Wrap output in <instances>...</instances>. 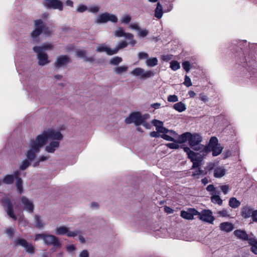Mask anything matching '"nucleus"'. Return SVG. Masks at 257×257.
<instances>
[{
	"instance_id": "f257e3e1",
	"label": "nucleus",
	"mask_w": 257,
	"mask_h": 257,
	"mask_svg": "<svg viewBox=\"0 0 257 257\" xmlns=\"http://www.w3.org/2000/svg\"><path fill=\"white\" fill-rule=\"evenodd\" d=\"M37 142L33 145V148L38 149L42 148L49 139L61 140L63 135L60 132H56L52 129H48L47 131H44L43 134L38 135L37 137Z\"/></svg>"
},
{
	"instance_id": "f03ea898",
	"label": "nucleus",
	"mask_w": 257,
	"mask_h": 257,
	"mask_svg": "<svg viewBox=\"0 0 257 257\" xmlns=\"http://www.w3.org/2000/svg\"><path fill=\"white\" fill-rule=\"evenodd\" d=\"M42 239L45 243L47 245H52L56 248H60L61 244L59 242L58 238L53 235H47L45 234H37L36 235L35 240Z\"/></svg>"
},
{
	"instance_id": "7ed1b4c3",
	"label": "nucleus",
	"mask_w": 257,
	"mask_h": 257,
	"mask_svg": "<svg viewBox=\"0 0 257 257\" xmlns=\"http://www.w3.org/2000/svg\"><path fill=\"white\" fill-rule=\"evenodd\" d=\"M183 150L187 154L188 158L190 159L191 161L193 163L192 169L200 168L202 159L201 158H199L197 156L198 154L195 153L188 147H184Z\"/></svg>"
},
{
	"instance_id": "20e7f679",
	"label": "nucleus",
	"mask_w": 257,
	"mask_h": 257,
	"mask_svg": "<svg viewBox=\"0 0 257 257\" xmlns=\"http://www.w3.org/2000/svg\"><path fill=\"white\" fill-rule=\"evenodd\" d=\"M148 115V114H146ZM146 115H142L140 112H133L130 114L129 116L127 117L124 122L126 124H131L134 123L135 125L139 126L143 123L144 120L146 119Z\"/></svg>"
},
{
	"instance_id": "39448f33",
	"label": "nucleus",
	"mask_w": 257,
	"mask_h": 257,
	"mask_svg": "<svg viewBox=\"0 0 257 257\" xmlns=\"http://www.w3.org/2000/svg\"><path fill=\"white\" fill-rule=\"evenodd\" d=\"M1 205L5 208L8 216L13 220H16L17 217L14 212L13 205L11 199L8 197L3 198L1 200Z\"/></svg>"
},
{
	"instance_id": "423d86ee",
	"label": "nucleus",
	"mask_w": 257,
	"mask_h": 257,
	"mask_svg": "<svg viewBox=\"0 0 257 257\" xmlns=\"http://www.w3.org/2000/svg\"><path fill=\"white\" fill-rule=\"evenodd\" d=\"M219 145L218 141L216 137H212L210 138L208 144L206 146L201 145L200 147L195 149V150L199 151L200 153H202L203 155H206L209 153V149L211 148Z\"/></svg>"
},
{
	"instance_id": "0eeeda50",
	"label": "nucleus",
	"mask_w": 257,
	"mask_h": 257,
	"mask_svg": "<svg viewBox=\"0 0 257 257\" xmlns=\"http://www.w3.org/2000/svg\"><path fill=\"white\" fill-rule=\"evenodd\" d=\"M41 47L39 46H34L33 48V51L37 53V58L38 59V64L39 65L44 66L49 62L48 57L46 53L41 52Z\"/></svg>"
},
{
	"instance_id": "6e6552de",
	"label": "nucleus",
	"mask_w": 257,
	"mask_h": 257,
	"mask_svg": "<svg viewBox=\"0 0 257 257\" xmlns=\"http://www.w3.org/2000/svg\"><path fill=\"white\" fill-rule=\"evenodd\" d=\"M202 141V138L199 134L196 133L192 134L191 133V136H190L189 137V144L194 150L198 151L195 150V149L200 147V146L201 145L200 143Z\"/></svg>"
},
{
	"instance_id": "1a4fd4ad",
	"label": "nucleus",
	"mask_w": 257,
	"mask_h": 257,
	"mask_svg": "<svg viewBox=\"0 0 257 257\" xmlns=\"http://www.w3.org/2000/svg\"><path fill=\"white\" fill-rule=\"evenodd\" d=\"M17 245H20L25 248L26 251L30 254H32L35 251V247L31 243H29L26 240L23 238H17L15 241Z\"/></svg>"
},
{
	"instance_id": "9d476101",
	"label": "nucleus",
	"mask_w": 257,
	"mask_h": 257,
	"mask_svg": "<svg viewBox=\"0 0 257 257\" xmlns=\"http://www.w3.org/2000/svg\"><path fill=\"white\" fill-rule=\"evenodd\" d=\"M46 2L44 6L48 9H52L62 11L63 10V3L60 0H45Z\"/></svg>"
},
{
	"instance_id": "9b49d317",
	"label": "nucleus",
	"mask_w": 257,
	"mask_h": 257,
	"mask_svg": "<svg viewBox=\"0 0 257 257\" xmlns=\"http://www.w3.org/2000/svg\"><path fill=\"white\" fill-rule=\"evenodd\" d=\"M154 125L156 126V130L158 133L165 134L169 133L170 135H172L175 133V132L172 130H169L166 127L163 126V123L162 121L159 120L155 119L153 120Z\"/></svg>"
},
{
	"instance_id": "f8f14e48",
	"label": "nucleus",
	"mask_w": 257,
	"mask_h": 257,
	"mask_svg": "<svg viewBox=\"0 0 257 257\" xmlns=\"http://www.w3.org/2000/svg\"><path fill=\"white\" fill-rule=\"evenodd\" d=\"M36 142H37V138H36L35 140H32L31 141V144H30L31 149L27 151V154H26L27 158L30 161H32L34 160V159L36 157V153L39 152L40 151V149L41 148H38V149H36V148L35 149L33 147V145L34 144H36Z\"/></svg>"
},
{
	"instance_id": "ddd939ff",
	"label": "nucleus",
	"mask_w": 257,
	"mask_h": 257,
	"mask_svg": "<svg viewBox=\"0 0 257 257\" xmlns=\"http://www.w3.org/2000/svg\"><path fill=\"white\" fill-rule=\"evenodd\" d=\"M199 214L198 211L194 208H190L187 211L182 210L180 216L186 219L191 220L193 219L194 216Z\"/></svg>"
},
{
	"instance_id": "4468645a",
	"label": "nucleus",
	"mask_w": 257,
	"mask_h": 257,
	"mask_svg": "<svg viewBox=\"0 0 257 257\" xmlns=\"http://www.w3.org/2000/svg\"><path fill=\"white\" fill-rule=\"evenodd\" d=\"M70 62V58L67 55H60L56 59L55 67L59 68L66 65Z\"/></svg>"
},
{
	"instance_id": "2eb2a0df",
	"label": "nucleus",
	"mask_w": 257,
	"mask_h": 257,
	"mask_svg": "<svg viewBox=\"0 0 257 257\" xmlns=\"http://www.w3.org/2000/svg\"><path fill=\"white\" fill-rule=\"evenodd\" d=\"M35 26L36 28L31 33V37L33 38H37L42 33L43 29H42V20L41 19L35 21Z\"/></svg>"
},
{
	"instance_id": "dca6fc26",
	"label": "nucleus",
	"mask_w": 257,
	"mask_h": 257,
	"mask_svg": "<svg viewBox=\"0 0 257 257\" xmlns=\"http://www.w3.org/2000/svg\"><path fill=\"white\" fill-rule=\"evenodd\" d=\"M212 214L210 210H204L201 214L199 213L198 215H200L199 218L201 220L207 222L212 223L214 220V217L212 215Z\"/></svg>"
},
{
	"instance_id": "f3484780",
	"label": "nucleus",
	"mask_w": 257,
	"mask_h": 257,
	"mask_svg": "<svg viewBox=\"0 0 257 257\" xmlns=\"http://www.w3.org/2000/svg\"><path fill=\"white\" fill-rule=\"evenodd\" d=\"M21 201L24 205V209L30 213L33 212L34 206L33 203L31 202L28 198L25 196L21 198Z\"/></svg>"
},
{
	"instance_id": "a211bd4d",
	"label": "nucleus",
	"mask_w": 257,
	"mask_h": 257,
	"mask_svg": "<svg viewBox=\"0 0 257 257\" xmlns=\"http://www.w3.org/2000/svg\"><path fill=\"white\" fill-rule=\"evenodd\" d=\"M233 234L238 239L243 241H248L251 238L249 237L248 234L245 231L241 229L235 230L234 231Z\"/></svg>"
},
{
	"instance_id": "6ab92c4d",
	"label": "nucleus",
	"mask_w": 257,
	"mask_h": 257,
	"mask_svg": "<svg viewBox=\"0 0 257 257\" xmlns=\"http://www.w3.org/2000/svg\"><path fill=\"white\" fill-rule=\"evenodd\" d=\"M96 51L98 52H105L108 55H112L116 54V51H113V50L111 49L104 44H102L101 46L97 47Z\"/></svg>"
},
{
	"instance_id": "aec40b11",
	"label": "nucleus",
	"mask_w": 257,
	"mask_h": 257,
	"mask_svg": "<svg viewBox=\"0 0 257 257\" xmlns=\"http://www.w3.org/2000/svg\"><path fill=\"white\" fill-rule=\"evenodd\" d=\"M226 173L225 169L222 166L215 167L213 176L215 178H219L224 176Z\"/></svg>"
},
{
	"instance_id": "412c9836",
	"label": "nucleus",
	"mask_w": 257,
	"mask_h": 257,
	"mask_svg": "<svg viewBox=\"0 0 257 257\" xmlns=\"http://www.w3.org/2000/svg\"><path fill=\"white\" fill-rule=\"evenodd\" d=\"M253 210L252 208L248 206L243 207L241 209V215L245 219L251 216Z\"/></svg>"
},
{
	"instance_id": "4be33fe9",
	"label": "nucleus",
	"mask_w": 257,
	"mask_h": 257,
	"mask_svg": "<svg viewBox=\"0 0 257 257\" xmlns=\"http://www.w3.org/2000/svg\"><path fill=\"white\" fill-rule=\"evenodd\" d=\"M190 136H191L190 132H186L183 133L181 135L179 136L177 140H175V142H177L179 144H182L186 143L187 141L189 142Z\"/></svg>"
},
{
	"instance_id": "5701e85b",
	"label": "nucleus",
	"mask_w": 257,
	"mask_h": 257,
	"mask_svg": "<svg viewBox=\"0 0 257 257\" xmlns=\"http://www.w3.org/2000/svg\"><path fill=\"white\" fill-rule=\"evenodd\" d=\"M233 228V224L228 222H223L220 224V229L227 232L232 231Z\"/></svg>"
},
{
	"instance_id": "b1692460",
	"label": "nucleus",
	"mask_w": 257,
	"mask_h": 257,
	"mask_svg": "<svg viewBox=\"0 0 257 257\" xmlns=\"http://www.w3.org/2000/svg\"><path fill=\"white\" fill-rule=\"evenodd\" d=\"M59 146V142L58 141H53L51 142L49 145L45 148L46 151L48 153H54L56 149Z\"/></svg>"
},
{
	"instance_id": "393cba45",
	"label": "nucleus",
	"mask_w": 257,
	"mask_h": 257,
	"mask_svg": "<svg viewBox=\"0 0 257 257\" xmlns=\"http://www.w3.org/2000/svg\"><path fill=\"white\" fill-rule=\"evenodd\" d=\"M173 107L179 112H182L186 109L185 104L182 101L176 103L174 104Z\"/></svg>"
},
{
	"instance_id": "a878e982",
	"label": "nucleus",
	"mask_w": 257,
	"mask_h": 257,
	"mask_svg": "<svg viewBox=\"0 0 257 257\" xmlns=\"http://www.w3.org/2000/svg\"><path fill=\"white\" fill-rule=\"evenodd\" d=\"M223 149V147L219 144L217 146L210 148L209 149V153L212 152L213 156H217L221 153Z\"/></svg>"
},
{
	"instance_id": "bb28decb",
	"label": "nucleus",
	"mask_w": 257,
	"mask_h": 257,
	"mask_svg": "<svg viewBox=\"0 0 257 257\" xmlns=\"http://www.w3.org/2000/svg\"><path fill=\"white\" fill-rule=\"evenodd\" d=\"M108 21V13H105L100 14L95 21V23L100 24L106 23Z\"/></svg>"
},
{
	"instance_id": "cd10ccee",
	"label": "nucleus",
	"mask_w": 257,
	"mask_h": 257,
	"mask_svg": "<svg viewBox=\"0 0 257 257\" xmlns=\"http://www.w3.org/2000/svg\"><path fill=\"white\" fill-rule=\"evenodd\" d=\"M163 10L162 5L160 3H157V7L155 10V16L158 19L162 17Z\"/></svg>"
},
{
	"instance_id": "c85d7f7f",
	"label": "nucleus",
	"mask_w": 257,
	"mask_h": 257,
	"mask_svg": "<svg viewBox=\"0 0 257 257\" xmlns=\"http://www.w3.org/2000/svg\"><path fill=\"white\" fill-rule=\"evenodd\" d=\"M240 205V202L236 198L231 197L229 200V205L232 208H236Z\"/></svg>"
},
{
	"instance_id": "c756f323",
	"label": "nucleus",
	"mask_w": 257,
	"mask_h": 257,
	"mask_svg": "<svg viewBox=\"0 0 257 257\" xmlns=\"http://www.w3.org/2000/svg\"><path fill=\"white\" fill-rule=\"evenodd\" d=\"M215 166L216 165L215 163L211 162L208 163L205 167L204 170H203L204 172V175H206L208 173H209L211 171L214 170Z\"/></svg>"
},
{
	"instance_id": "7c9ffc66",
	"label": "nucleus",
	"mask_w": 257,
	"mask_h": 257,
	"mask_svg": "<svg viewBox=\"0 0 257 257\" xmlns=\"http://www.w3.org/2000/svg\"><path fill=\"white\" fill-rule=\"evenodd\" d=\"M15 176L13 175H7L3 179V182L7 184H12L14 182Z\"/></svg>"
},
{
	"instance_id": "2f4dec72",
	"label": "nucleus",
	"mask_w": 257,
	"mask_h": 257,
	"mask_svg": "<svg viewBox=\"0 0 257 257\" xmlns=\"http://www.w3.org/2000/svg\"><path fill=\"white\" fill-rule=\"evenodd\" d=\"M158 60L156 57L148 59L146 61V64L149 67H154L158 64Z\"/></svg>"
},
{
	"instance_id": "473e14b6",
	"label": "nucleus",
	"mask_w": 257,
	"mask_h": 257,
	"mask_svg": "<svg viewBox=\"0 0 257 257\" xmlns=\"http://www.w3.org/2000/svg\"><path fill=\"white\" fill-rule=\"evenodd\" d=\"M68 231V228L65 226H61L57 227L56 229V233L57 235H64L67 234Z\"/></svg>"
},
{
	"instance_id": "72a5a7b5",
	"label": "nucleus",
	"mask_w": 257,
	"mask_h": 257,
	"mask_svg": "<svg viewBox=\"0 0 257 257\" xmlns=\"http://www.w3.org/2000/svg\"><path fill=\"white\" fill-rule=\"evenodd\" d=\"M128 69V67L126 66H121L114 68V71L117 74L125 72Z\"/></svg>"
},
{
	"instance_id": "f704fd0d",
	"label": "nucleus",
	"mask_w": 257,
	"mask_h": 257,
	"mask_svg": "<svg viewBox=\"0 0 257 257\" xmlns=\"http://www.w3.org/2000/svg\"><path fill=\"white\" fill-rule=\"evenodd\" d=\"M144 71V70L142 68H135L132 72L131 74L133 75L139 76H141V78L142 79V75L143 74V72Z\"/></svg>"
},
{
	"instance_id": "c9c22d12",
	"label": "nucleus",
	"mask_w": 257,
	"mask_h": 257,
	"mask_svg": "<svg viewBox=\"0 0 257 257\" xmlns=\"http://www.w3.org/2000/svg\"><path fill=\"white\" fill-rule=\"evenodd\" d=\"M211 200L213 203L218 204L219 205H221L222 204V200L218 195H213L211 197Z\"/></svg>"
},
{
	"instance_id": "e433bc0d",
	"label": "nucleus",
	"mask_w": 257,
	"mask_h": 257,
	"mask_svg": "<svg viewBox=\"0 0 257 257\" xmlns=\"http://www.w3.org/2000/svg\"><path fill=\"white\" fill-rule=\"evenodd\" d=\"M16 185L17 187L18 192L20 194H22L23 192V181L21 178H19L18 179H17Z\"/></svg>"
},
{
	"instance_id": "4c0bfd02",
	"label": "nucleus",
	"mask_w": 257,
	"mask_h": 257,
	"mask_svg": "<svg viewBox=\"0 0 257 257\" xmlns=\"http://www.w3.org/2000/svg\"><path fill=\"white\" fill-rule=\"evenodd\" d=\"M122 59L121 57L118 56H115L112 58L109 61V63L111 65H118L121 61Z\"/></svg>"
},
{
	"instance_id": "58836bf2",
	"label": "nucleus",
	"mask_w": 257,
	"mask_h": 257,
	"mask_svg": "<svg viewBox=\"0 0 257 257\" xmlns=\"http://www.w3.org/2000/svg\"><path fill=\"white\" fill-rule=\"evenodd\" d=\"M200 175H204V172L200 168H197L196 170L192 172V176L195 179H199Z\"/></svg>"
},
{
	"instance_id": "ea45409f",
	"label": "nucleus",
	"mask_w": 257,
	"mask_h": 257,
	"mask_svg": "<svg viewBox=\"0 0 257 257\" xmlns=\"http://www.w3.org/2000/svg\"><path fill=\"white\" fill-rule=\"evenodd\" d=\"M35 220L36 224V227L39 228H41L43 227L44 224L42 221L41 219V217L38 215H35Z\"/></svg>"
},
{
	"instance_id": "a19ab883",
	"label": "nucleus",
	"mask_w": 257,
	"mask_h": 257,
	"mask_svg": "<svg viewBox=\"0 0 257 257\" xmlns=\"http://www.w3.org/2000/svg\"><path fill=\"white\" fill-rule=\"evenodd\" d=\"M127 46V43L125 41H121L118 43L117 47L113 49V51H116V54L119 49L125 48Z\"/></svg>"
},
{
	"instance_id": "79ce46f5",
	"label": "nucleus",
	"mask_w": 257,
	"mask_h": 257,
	"mask_svg": "<svg viewBox=\"0 0 257 257\" xmlns=\"http://www.w3.org/2000/svg\"><path fill=\"white\" fill-rule=\"evenodd\" d=\"M178 143L177 142H174L172 143H169L167 144V146L171 149H179L180 147L183 149V147H185L184 145H182L180 146L178 144Z\"/></svg>"
},
{
	"instance_id": "37998d69",
	"label": "nucleus",
	"mask_w": 257,
	"mask_h": 257,
	"mask_svg": "<svg viewBox=\"0 0 257 257\" xmlns=\"http://www.w3.org/2000/svg\"><path fill=\"white\" fill-rule=\"evenodd\" d=\"M170 68L172 70L176 71L180 68V63L175 60H173L170 62Z\"/></svg>"
},
{
	"instance_id": "c03bdc74",
	"label": "nucleus",
	"mask_w": 257,
	"mask_h": 257,
	"mask_svg": "<svg viewBox=\"0 0 257 257\" xmlns=\"http://www.w3.org/2000/svg\"><path fill=\"white\" fill-rule=\"evenodd\" d=\"M155 75V73L153 71L148 70L146 72H143L142 75V79L148 78L152 77Z\"/></svg>"
},
{
	"instance_id": "a18cd8bd",
	"label": "nucleus",
	"mask_w": 257,
	"mask_h": 257,
	"mask_svg": "<svg viewBox=\"0 0 257 257\" xmlns=\"http://www.w3.org/2000/svg\"><path fill=\"white\" fill-rule=\"evenodd\" d=\"M42 29H43L42 33L45 35L49 36L52 34V31L49 29V27L45 26L43 22L42 25Z\"/></svg>"
},
{
	"instance_id": "49530a36",
	"label": "nucleus",
	"mask_w": 257,
	"mask_h": 257,
	"mask_svg": "<svg viewBox=\"0 0 257 257\" xmlns=\"http://www.w3.org/2000/svg\"><path fill=\"white\" fill-rule=\"evenodd\" d=\"M182 67L186 72H188L191 69V64L189 61H185L182 62Z\"/></svg>"
},
{
	"instance_id": "de8ad7c7",
	"label": "nucleus",
	"mask_w": 257,
	"mask_h": 257,
	"mask_svg": "<svg viewBox=\"0 0 257 257\" xmlns=\"http://www.w3.org/2000/svg\"><path fill=\"white\" fill-rule=\"evenodd\" d=\"M30 165V163L27 160H25L23 161L22 164L20 166V169L21 170H25Z\"/></svg>"
},
{
	"instance_id": "09e8293b",
	"label": "nucleus",
	"mask_w": 257,
	"mask_h": 257,
	"mask_svg": "<svg viewBox=\"0 0 257 257\" xmlns=\"http://www.w3.org/2000/svg\"><path fill=\"white\" fill-rule=\"evenodd\" d=\"M167 100L170 102H176L178 101V97L175 94L169 95L167 97Z\"/></svg>"
},
{
	"instance_id": "8fccbe9b",
	"label": "nucleus",
	"mask_w": 257,
	"mask_h": 257,
	"mask_svg": "<svg viewBox=\"0 0 257 257\" xmlns=\"http://www.w3.org/2000/svg\"><path fill=\"white\" fill-rule=\"evenodd\" d=\"M114 35L116 37H121L124 36L125 32L122 29L119 28L118 30L114 32Z\"/></svg>"
},
{
	"instance_id": "3c124183",
	"label": "nucleus",
	"mask_w": 257,
	"mask_h": 257,
	"mask_svg": "<svg viewBox=\"0 0 257 257\" xmlns=\"http://www.w3.org/2000/svg\"><path fill=\"white\" fill-rule=\"evenodd\" d=\"M39 47L42 48L41 52L47 50H52L53 47V45L51 44H43L41 46Z\"/></svg>"
},
{
	"instance_id": "603ef678",
	"label": "nucleus",
	"mask_w": 257,
	"mask_h": 257,
	"mask_svg": "<svg viewBox=\"0 0 257 257\" xmlns=\"http://www.w3.org/2000/svg\"><path fill=\"white\" fill-rule=\"evenodd\" d=\"M183 84L186 86H187L188 87L192 86V83L191 79L190 78V77L188 76L185 75V79H184V82Z\"/></svg>"
},
{
	"instance_id": "864d4df0",
	"label": "nucleus",
	"mask_w": 257,
	"mask_h": 257,
	"mask_svg": "<svg viewBox=\"0 0 257 257\" xmlns=\"http://www.w3.org/2000/svg\"><path fill=\"white\" fill-rule=\"evenodd\" d=\"M161 137L165 140L175 142V140L173 138L169 135H167L166 134L161 135Z\"/></svg>"
},
{
	"instance_id": "5fc2aeb1",
	"label": "nucleus",
	"mask_w": 257,
	"mask_h": 257,
	"mask_svg": "<svg viewBox=\"0 0 257 257\" xmlns=\"http://www.w3.org/2000/svg\"><path fill=\"white\" fill-rule=\"evenodd\" d=\"M248 242L251 246V247L257 249V240L256 239L251 237Z\"/></svg>"
},
{
	"instance_id": "6e6d98bb",
	"label": "nucleus",
	"mask_w": 257,
	"mask_h": 257,
	"mask_svg": "<svg viewBox=\"0 0 257 257\" xmlns=\"http://www.w3.org/2000/svg\"><path fill=\"white\" fill-rule=\"evenodd\" d=\"M76 55L78 57L83 58V59L86 56V51L85 50H79V51H76Z\"/></svg>"
},
{
	"instance_id": "4d7b16f0",
	"label": "nucleus",
	"mask_w": 257,
	"mask_h": 257,
	"mask_svg": "<svg viewBox=\"0 0 257 257\" xmlns=\"http://www.w3.org/2000/svg\"><path fill=\"white\" fill-rule=\"evenodd\" d=\"M87 10L88 8L87 7V6H86L84 5H80L78 7L77 9V11L79 13H83Z\"/></svg>"
},
{
	"instance_id": "13d9d810",
	"label": "nucleus",
	"mask_w": 257,
	"mask_h": 257,
	"mask_svg": "<svg viewBox=\"0 0 257 257\" xmlns=\"http://www.w3.org/2000/svg\"><path fill=\"white\" fill-rule=\"evenodd\" d=\"M99 9H100L99 7L98 6H92L88 9V11L89 12H91L92 13H96L99 11Z\"/></svg>"
},
{
	"instance_id": "bf43d9fd",
	"label": "nucleus",
	"mask_w": 257,
	"mask_h": 257,
	"mask_svg": "<svg viewBox=\"0 0 257 257\" xmlns=\"http://www.w3.org/2000/svg\"><path fill=\"white\" fill-rule=\"evenodd\" d=\"M149 57L148 53L144 52H139L138 54V58L139 60L146 59Z\"/></svg>"
},
{
	"instance_id": "052dcab7",
	"label": "nucleus",
	"mask_w": 257,
	"mask_h": 257,
	"mask_svg": "<svg viewBox=\"0 0 257 257\" xmlns=\"http://www.w3.org/2000/svg\"><path fill=\"white\" fill-rule=\"evenodd\" d=\"M108 21L113 23H116L117 22V18L114 15H110L108 14Z\"/></svg>"
},
{
	"instance_id": "680f3d73",
	"label": "nucleus",
	"mask_w": 257,
	"mask_h": 257,
	"mask_svg": "<svg viewBox=\"0 0 257 257\" xmlns=\"http://www.w3.org/2000/svg\"><path fill=\"white\" fill-rule=\"evenodd\" d=\"M139 35L141 37H145L148 34V31L147 30H142L140 29Z\"/></svg>"
},
{
	"instance_id": "e2e57ef3",
	"label": "nucleus",
	"mask_w": 257,
	"mask_h": 257,
	"mask_svg": "<svg viewBox=\"0 0 257 257\" xmlns=\"http://www.w3.org/2000/svg\"><path fill=\"white\" fill-rule=\"evenodd\" d=\"M220 188L224 194H226L228 193L229 190V186L228 185H225L221 186Z\"/></svg>"
},
{
	"instance_id": "0e129e2a",
	"label": "nucleus",
	"mask_w": 257,
	"mask_h": 257,
	"mask_svg": "<svg viewBox=\"0 0 257 257\" xmlns=\"http://www.w3.org/2000/svg\"><path fill=\"white\" fill-rule=\"evenodd\" d=\"M78 231H71L68 230L67 235L69 237H75L78 235Z\"/></svg>"
},
{
	"instance_id": "69168bd1",
	"label": "nucleus",
	"mask_w": 257,
	"mask_h": 257,
	"mask_svg": "<svg viewBox=\"0 0 257 257\" xmlns=\"http://www.w3.org/2000/svg\"><path fill=\"white\" fill-rule=\"evenodd\" d=\"M80 257H88L89 252L87 250H83L79 254Z\"/></svg>"
},
{
	"instance_id": "338daca9",
	"label": "nucleus",
	"mask_w": 257,
	"mask_h": 257,
	"mask_svg": "<svg viewBox=\"0 0 257 257\" xmlns=\"http://www.w3.org/2000/svg\"><path fill=\"white\" fill-rule=\"evenodd\" d=\"M206 190L208 192H214L215 191V188L213 184H210L206 187Z\"/></svg>"
},
{
	"instance_id": "774afa93",
	"label": "nucleus",
	"mask_w": 257,
	"mask_h": 257,
	"mask_svg": "<svg viewBox=\"0 0 257 257\" xmlns=\"http://www.w3.org/2000/svg\"><path fill=\"white\" fill-rule=\"evenodd\" d=\"M251 217L253 221L257 222V210L253 211Z\"/></svg>"
}]
</instances>
